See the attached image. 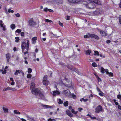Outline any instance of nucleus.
I'll return each mask as SVG.
<instances>
[{"label":"nucleus","mask_w":121,"mask_h":121,"mask_svg":"<svg viewBox=\"0 0 121 121\" xmlns=\"http://www.w3.org/2000/svg\"><path fill=\"white\" fill-rule=\"evenodd\" d=\"M35 83L33 82H32L30 86V89L32 94L36 95L39 92V90L38 88H35Z\"/></svg>","instance_id":"nucleus-1"},{"label":"nucleus","mask_w":121,"mask_h":121,"mask_svg":"<svg viewBox=\"0 0 121 121\" xmlns=\"http://www.w3.org/2000/svg\"><path fill=\"white\" fill-rule=\"evenodd\" d=\"M29 23L30 25L32 27H34L37 24V23L34 21L32 18L30 19L29 21Z\"/></svg>","instance_id":"nucleus-2"},{"label":"nucleus","mask_w":121,"mask_h":121,"mask_svg":"<svg viewBox=\"0 0 121 121\" xmlns=\"http://www.w3.org/2000/svg\"><path fill=\"white\" fill-rule=\"evenodd\" d=\"M89 1V3H87V4L86 5V7L87 8L89 9H93L95 7V4Z\"/></svg>","instance_id":"nucleus-3"},{"label":"nucleus","mask_w":121,"mask_h":121,"mask_svg":"<svg viewBox=\"0 0 121 121\" xmlns=\"http://www.w3.org/2000/svg\"><path fill=\"white\" fill-rule=\"evenodd\" d=\"M63 84L66 87H71L72 85V81L71 80H68L67 82L65 83H64L62 82Z\"/></svg>","instance_id":"nucleus-4"},{"label":"nucleus","mask_w":121,"mask_h":121,"mask_svg":"<svg viewBox=\"0 0 121 121\" xmlns=\"http://www.w3.org/2000/svg\"><path fill=\"white\" fill-rule=\"evenodd\" d=\"M69 3L72 4H77L80 2L81 0H67Z\"/></svg>","instance_id":"nucleus-5"},{"label":"nucleus","mask_w":121,"mask_h":121,"mask_svg":"<svg viewBox=\"0 0 121 121\" xmlns=\"http://www.w3.org/2000/svg\"><path fill=\"white\" fill-rule=\"evenodd\" d=\"M102 109V107L99 105L97 106L95 109V112L98 113L99 112L101 111Z\"/></svg>","instance_id":"nucleus-6"},{"label":"nucleus","mask_w":121,"mask_h":121,"mask_svg":"<svg viewBox=\"0 0 121 121\" xmlns=\"http://www.w3.org/2000/svg\"><path fill=\"white\" fill-rule=\"evenodd\" d=\"M27 46L26 43L24 42L22 43V52H23V51H24V49H25V48L27 47Z\"/></svg>","instance_id":"nucleus-7"},{"label":"nucleus","mask_w":121,"mask_h":121,"mask_svg":"<svg viewBox=\"0 0 121 121\" xmlns=\"http://www.w3.org/2000/svg\"><path fill=\"white\" fill-rule=\"evenodd\" d=\"M101 35L103 36H105L107 35V34L105 31H99Z\"/></svg>","instance_id":"nucleus-8"},{"label":"nucleus","mask_w":121,"mask_h":121,"mask_svg":"<svg viewBox=\"0 0 121 121\" xmlns=\"http://www.w3.org/2000/svg\"><path fill=\"white\" fill-rule=\"evenodd\" d=\"M64 93L66 96H69L70 94V92L69 90H67L64 91Z\"/></svg>","instance_id":"nucleus-9"},{"label":"nucleus","mask_w":121,"mask_h":121,"mask_svg":"<svg viewBox=\"0 0 121 121\" xmlns=\"http://www.w3.org/2000/svg\"><path fill=\"white\" fill-rule=\"evenodd\" d=\"M38 95L39 96V97H38L39 99L40 98L43 99L44 98V96L42 94V93L39 90V92L38 93V94L37 95Z\"/></svg>","instance_id":"nucleus-10"},{"label":"nucleus","mask_w":121,"mask_h":121,"mask_svg":"<svg viewBox=\"0 0 121 121\" xmlns=\"http://www.w3.org/2000/svg\"><path fill=\"white\" fill-rule=\"evenodd\" d=\"M43 85H47L49 84V82L48 80H45V79H44L43 81Z\"/></svg>","instance_id":"nucleus-11"},{"label":"nucleus","mask_w":121,"mask_h":121,"mask_svg":"<svg viewBox=\"0 0 121 121\" xmlns=\"http://www.w3.org/2000/svg\"><path fill=\"white\" fill-rule=\"evenodd\" d=\"M60 94V93L57 91H55L53 92V95L55 96L56 95H59Z\"/></svg>","instance_id":"nucleus-12"},{"label":"nucleus","mask_w":121,"mask_h":121,"mask_svg":"<svg viewBox=\"0 0 121 121\" xmlns=\"http://www.w3.org/2000/svg\"><path fill=\"white\" fill-rule=\"evenodd\" d=\"M66 114L70 117H71L73 116V114L71 113L70 111L69 110H67L66 111Z\"/></svg>","instance_id":"nucleus-13"},{"label":"nucleus","mask_w":121,"mask_h":121,"mask_svg":"<svg viewBox=\"0 0 121 121\" xmlns=\"http://www.w3.org/2000/svg\"><path fill=\"white\" fill-rule=\"evenodd\" d=\"M91 52V50L90 49H88L85 51V54L86 55H89Z\"/></svg>","instance_id":"nucleus-14"},{"label":"nucleus","mask_w":121,"mask_h":121,"mask_svg":"<svg viewBox=\"0 0 121 121\" xmlns=\"http://www.w3.org/2000/svg\"><path fill=\"white\" fill-rule=\"evenodd\" d=\"M10 56V55L9 53H7L6 55V57L7 58V61L8 62H9V61Z\"/></svg>","instance_id":"nucleus-15"},{"label":"nucleus","mask_w":121,"mask_h":121,"mask_svg":"<svg viewBox=\"0 0 121 121\" xmlns=\"http://www.w3.org/2000/svg\"><path fill=\"white\" fill-rule=\"evenodd\" d=\"M89 1L92 3L94 2L95 3L98 4L99 3L98 2V0H88Z\"/></svg>","instance_id":"nucleus-16"},{"label":"nucleus","mask_w":121,"mask_h":121,"mask_svg":"<svg viewBox=\"0 0 121 121\" xmlns=\"http://www.w3.org/2000/svg\"><path fill=\"white\" fill-rule=\"evenodd\" d=\"M37 38L36 37H33L32 38V43L34 44H35L36 42V40L37 39Z\"/></svg>","instance_id":"nucleus-17"},{"label":"nucleus","mask_w":121,"mask_h":121,"mask_svg":"<svg viewBox=\"0 0 121 121\" xmlns=\"http://www.w3.org/2000/svg\"><path fill=\"white\" fill-rule=\"evenodd\" d=\"M7 89L8 90H10L13 91L16 90V89L15 88H12L11 87L8 86L7 87Z\"/></svg>","instance_id":"nucleus-18"},{"label":"nucleus","mask_w":121,"mask_h":121,"mask_svg":"<svg viewBox=\"0 0 121 121\" xmlns=\"http://www.w3.org/2000/svg\"><path fill=\"white\" fill-rule=\"evenodd\" d=\"M2 108L4 113H7L8 112V111L7 108H6L4 107H3Z\"/></svg>","instance_id":"nucleus-19"},{"label":"nucleus","mask_w":121,"mask_h":121,"mask_svg":"<svg viewBox=\"0 0 121 121\" xmlns=\"http://www.w3.org/2000/svg\"><path fill=\"white\" fill-rule=\"evenodd\" d=\"M100 71L102 73H104L105 71V69L102 67H101L100 68Z\"/></svg>","instance_id":"nucleus-20"},{"label":"nucleus","mask_w":121,"mask_h":121,"mask_svg":"<svg viewBox=\"0 0 121 121\" xmlns=\"http://www.w3.org/2000/svg\"><path fill=\"white\" fill-rule=\"evenodd\" d=\"M26 117L30 121H32L33 119V118L32 117H30L29 116H28V115H27Z\"/></svg>","instance_id":"nucleus-21"},{"label":"nucleus","mask_w":121,"mask_h":121,"mask_svg":"<svg viewBox=\"0 0 121 121\" xmlns=\"http://www.w3.org/2000/svg\"><path fill=\"white\" fill-rule=\"evenodd\" d=\"M71 69L72 70H73L76 72L77 73L78 72V71L77 69L75 68L74 67H73Z\"/></svg>","instance_id":"nucleus-22"},{"label":"nucleus","mask_w":121,"mask_h":121,"mask_svg":"<svg viewBox=\"0 0 121 121\" xmlns=\"http://www.w3.org/2000/svg\"><path fill=\"white\" fill-rule=\"evenodd\" d=\"M15 24H12L11 25V29L13 30L15 29Z\"/></svg>","instance_id":"nucleus-23"},{"label":"nucleus","mask_w":121,"mask_h":121,"mask_svg":"<svg viewBox=\"0 0 121 121\" xmlns=\"http://www.w3.org/2000/svg\"><path fill=\"white\" fill-rule=\"evenodd\" d=\"M41 105L43 107L46 108H50L51 107V106L48 105H44L43 104Z\"/></svg>","instance_id":"nucleus-24"},{"label":"nucleus","mask_w":121,"mask_h":121,"mask_svg":"<svg viewBox=\"0 0 121 121\" xmlns=\"http://www.w3.org/2000/svg\"><path fill=\"white\" fill-rule=\"evenodd\" d=\"M95 13H96L97 14H99L100 13V11L99 9H97L96 10L95 12Z\"/></svg>","instance_id":"nucleus-25"},{"label":"nucleus","mask_w":121,"mask_h":121,"mask_svg":"<svg viewBox=\"0 0 121 121\" xmlns=\"http://www.w3.org/2000/svg\"><path fill=\"white\" fill-rule=\"evenodd\" d=\"M14 113L16 114H19L20 113V112L16 110H14Z\"/></svg>","instance_id":"nucleus-26"},{"label":"nucleus","mask_w":121,"mask_h":121,"mask_svg":"<svg viewBox=\"0 0 121 121\" xmlns=\"http://www.w3.org/2000/svg\"><path fill=\"white\" fill-rule=\"evenodd\" d=\"M94 55H97L99 56V52L98 51H94Z\"/></svg>","instance_id":"nucleus-27"},{"label":"nucleus","mask_w":121,"mask_h":121,"mask_svg":"<svg viewBox=\"0 0 121 121\" xmlns=\"http://www.w3.org/2000/svg\"><path fill=\"white\" fill-rule=\"evenodd\" d=\"M45 21L46 22H52V21L50 20H49L48 19H45Z\"/></svg>","instance_id":"nucleus-28"},{"label":"nucleus","mask_w":121,"mask_h":121,"mask_svg":"<svg viewBox=\"0 0 121 121\" xmlns=\"http://www.w3.org/2000/svg\"><path fill=\"white\" fill-rule=\"evenodd\" d=\"M94 38L95 39H97V40L99 39V37L98 36L95 34Z\"/></svg>","instance_id":"nucleus-29"},{"label":"nucleus","mask_w":121,"mask_h":121,"mask_svg":"<svg viewBox=\"0 0 121 121\" xmlns=\"http://www.w3.org/2000/svg\"><path fill=\"white\" fill-rule=\"evenodd\" d=\"M68 101H66L64 103V105L65 107L67 106L68 105Z\"/></svg>","instance_id":"nucleus-30"},{"label":"nucleus","mask_w":121,"mask_h":121,"mask_svg":"<svg viewBox=\"0 0 121 121\" xmlns=\"http://www.w3.org/2000/svg\"><path fill=\"white\" fill-rule=\"evenodd\" d=\"M29 40H27V48H26V49L27 50V51L28 50V48L29 47Z\"/></svg>","instance_id":"nucleus-31"},{"label":"nucleus","mask_w":121,"mask_h":121,"mask_svg":"<svg viewBox=\"0 0 121 121\" xmlns=\"http://www.w3.org/2000/svg\"><path fill=\"white\" fill-rule=\"evenodd\" d=\"M95 34H89V37L94 38Z\"/></svg>","instance_id":"nucleus-32"},{"label":"nucleus","mask_w":121,"mask_h":121,"mask_svg":"<svg viewBox=\"0 0 121 121\" xmlns=\"http://www.w3.org/2000/svg\"><path fill=\"white\" fill-rule=\"evenodd\" d=\"M58 103L59 104H62L63 103V101L62 100L60 99H59Z\"/></svg>","instance_id":"nucleus-33"},{"label":"nucleus","mask_w":121,"mask_h":121,"mask_svg":"<svg viewBox=\"0 0 121 121\" xmlns=\"http://www.w3.org/2000/svg\"><path fill=\"white\" fill-rule=\"evenodd\" d=\"M16 40H15V42H18V41L19 39V37H16L15 38Z\"/></svg>","instance_id":"nucleus-34"},{"label":"nucleus","mask_w":121,"mask_h":121,"mask_svg":"<svg viewBox=\"0 0 121 121\" xmlns=\"http://www.w3.org/2000/svg\"><path fill=\"white\" fill-rule=\"evenodd\" d=\"M92 65L93 67H95L97 66V64L95 62L93 63L92 64Z\"/></svg>","instance_id":"nucleus-35"},{"label":"nucleus","mask_w":121,"mask_h":121,"mask_svg":"<svg viewBox=\"0 0 121 121\" xmlns=\"http://www.w3.org/2000/svg\"><path fill=\"white\" fill-rule=\"evenodd\" d=\"M108 74L109 76L112 77L113 76V73L111 72H109Z\"/></svg>","instance_id":"nucleus-36"},{"label":"nucleus","mask_w":121,"mask_h":121,"mask_svg":"<svg viewBox=\"0 0 121 121\" xmlns=\"http://www.w3.org/2000/svg\"><path fill=\"white\" fill-rule=\"evenodd\" d=\"M8 11V12L9 13L11 12V13H13L14 12V11H13V10H11V9H9Z\"/></svg>","instance_id":"nucleus-37"},{"label":"nucleus","mask_w":121,"mask_h":121,"mask_svg":"<svg viewBox=\"0 0 121 121\" xmlns=\"http://www.w3.org/2000/svg\"><path fill=\"white\" fill-rule=\"evenodd\" d=\"M32 71V70L30 68H29L28 69V72L29 73H31Z\"/></svg>","instance_id":"nucleus-38"},{"label":"nucleus","mask_w":121,"mask_h":121,"mask_svg":"<svg viewBox=\"0 0 121 121\" xmlns=\"http://www.w3.org/2000/svg\"><path fill=\"white\" fill-rule=\"evenodd\" d=\"M84 37L85 38H89V34H88L87 35H84Z\"/></svg>","instance_id":"nucleus-39"},{"label":"nucleus","mask_w":121,"mask_h":121,"mask_svg":"<svg viewBox=\"0 0 121 121\" xmlns=\"http://www.w3.org/2000/svg\"><path fill=\"white\" fill-rule=\"evenodd\" d=\"M16 32H17L18 33H19L21 32V30L20 29H17L16 30V31H15Z\"/></svg>","instance_id":"nucleus-40"},{"label":"nucleus","mask_w":121,"mask_h":121,"mask_svg":"<svg viewBox=\"0 0 121 121\" xmlns=\"http://www.w3.org/2000/svg\"><path fill=\"white\" fill-rule=\"evenodd\" d=\"M31 75L30 74H28L27 75V77L28 78H30L31 77Z\"/></svg>","instance_id":"nucleus-41"},{"label":"nucleus","mask_w":121,"mask_h":121,"mask_svg":"<svg viewBox=\"0 0 121 121\" xmlns=\"http://www.w3.org/2000/svg\"><path fill=\"white\" fill-rule=\"evenodd\" d=\"M99 95L101 96H103V93L101 91L100 92H99Z\"/></svg>","instance_id":"nucleus-42"},{"label":"nucleus","mask_w":121,"mask_h":121,"mask_svg":"<svg viewBox=\"0 0 121 121\" xmlns=\"http://www.w3.org/2000/svg\"><path fill=\"white\" fill-rule=\"evenodd\" d=\"M117 97L119 99H121V95H118L117 96Z\"/></svg>","instance_id":"nucleus-43"},{"label":"nucleus","mask_w":121,"mask_h":121,"mask_svg":"<svg viewBox=\"0 0 121 121\" xmlns=\"http://www.w3.org/2000/svg\"><path fill=\"white\" fill-rule=\"evenodd\" d=\"M59 24L62 26H63V23H61V22L60 21L59 22Z\"/></svg>","instance_id":"nucleus-44"},{"label":"nucleus","mask_w":121,"mask_h":121,"mask_svg":"<svg viewBox=\"0 0 121 121\" xmlns=\"http://www.w3.org/2000/svg\"><path fill=\"white\" fill-rule=\"evenodd\" d=\"M48 121H55V119H52L51 118H49L48 120Z\"/></svg>","instance_id":"nucleus-45"},{"label":"nucleus","mask_w":121,"mask_h":121,"mask_svg":"<svg viewBox=\"0 0 121 121\" xmlns=\"http://www.w3.org/2000/svg\"><path fill=\"white\" fill-rule=\"evenodd\" d=\"M89 116L92 119H96V118L95 117H92L90 115H89Z\"/></svg>","instance_id":"nucleus-46"},{"label":"nucleus","mask_w":121,"mask_h":121,"mask_svg":"<svg viewBox=\"0 0 121 121\" xmlns=\"http://www.w3.org/2000/svg\"><path fill=\"white\" fill-rule=\"evenodd\" d=\"M17 72L19 73H22V70H17Z\"/></svg>","instance_id":"nucleus-47"},{"label":"nucleus","mask_w":121,"mask_h":121,"mask_svg":"<svg viewBox=\"0 0 121 121\" xmlns=\"http://www.w3.org/2000/svg\"><path fill=\"white\" fill-rule=\"evenodd\" d=\"M105 72L106 73V74H108V73H109V72L108 71V70L107 69H106L105 70Z\"/></svg>","instance_id":"nucleus-48"},{"label":"nucleus","mask_w":121,"mask_h":121,"mask_svg":"<svg viewBox=\"0 0 121 121\" xmlns=\"http://www.w3.org/2000/svg\"><path fill=\"white\" fill-rule=\"evenodd\" d=\"M15 15L17 17H20V15L18 13L16 14H15Z\"/></svg>","instance_id":"nucleus-49"},{"label":"nucleus","mask_w":121,"mask_h":121,"mask_svg":"<svg viewBox=\"0 0 121 121\" xmlns=\"http://www.w3.org/2000/svg\"><path fill=\"white\" fill-rule=\"evenodd\" d=\"M110 41L109 40H107L106 41V43H110Z\"/></svg>","instance_id":"nucleus-50"},{"label":"nucleus","mask_w":121,"mask_h":121,"mask_svg":"<svg viewBox=\"0 0 121 121\" xmlns=\"http://www.w3.org/2000/svg\"><path fill=\"white\" fill-rule=\"evenodd\" d=\"M72 96L73 98V99H75L76 98V96L75 95H74V94H73L72 95Z\"/></svg>","instance_id":"nucleus-51"},{"label":"nucleus","mask_w":121,"mask_h":121,"mask_svg":"<svg viewBox=\"0 0 121 121\" xmlns=\"http://www.w3.org/2000/svg\"><path fill=\"white\" fill-rule=\"evenodd\" d=\"M97 90V91L99 92H100V91H101L100 90L99 88L98 87H97L96 88Z\"/></svg>","instance_id":"nucleus-52"},{"label":"nucleus","mask_w":121,"mask_h":121,"mask_svg":"<svg viewBox=\"0 0 121 121\" xmlns=\"http://www.w3.org/2000/svg\"><path fill=\"white\" fill-rule=\"evenodd\" d=\"M70 17V16H67V18L66 19L67 20H69V18Z\"/></svg>","instance_id":"nucleus-53"},{"label":"nucleus","mask_w":121,"mask_h":121,"mask_svg":"<svg viewBox=\"0 0 121 121\" xmlns=\"http://www.w3.org/2000/svg\"><path fill=\"white\" fill-rule=\"evenodd\" d=\"M21 35L22 36H24V34L23 32H22L21 33Z\"/></svg>","instance_id":"nucleus-54"},{"label":"nucleus","mask_w":121,"mask_h":121,"mask_svg":"<svg viewBox=\"0 0 121 121\" xmlns=\"http://www.w3.org/2000/svg\"><path fill=\"white\" fill-rule=\"evenodd\" d=\"M18 73L17 70H16V72L14 73V75H18Z\"/></svg>","instance_id":"nucleus-55"},{"label":"nucleus","mask_w":121,"mask_h":121,"mask_svg":"<svg viewBox=\"0 0 121 121\" xmlns=\"http://www.w3.org/2000/svg\"><path fill=\"white\" fill-rule=\"evenodd\" d=\"M48 10V9L47 8H46L44 9V11L45 12H46Z\"/></svg>","instance_id":"nucleus-56"},{"label":"nucleus","mask_w":121,"mask_h":121,"mask_svg":"<svg viewBox=\"0 0 121 121\" xmlns=\"http://www.w3.org/2000/svg\"><path fill=\"white\" fill-rule=\"evenodd\" d=\"M83 101L84 102H86L88 101V99H84L83 98Z\"/></svg>","instance_id":"nucleus-57"},{"label":"nucleus","mask_w":121,"mask_h":121,"mask_svg":"<svg viewBox=\"0 0 121 121\" xmlns=\"http://www.w3.org/2000/svg\"><path fill=\"white\" fill-rule=\"evenodd\" d=\"M78 109L79 111L80 112L82 110V108H78Z\"/></svg>","instance_id":"nucleus-58"},{"label":"nucleus","mask_w":121,"mask_h":121,"mask_svg":"<svg viewBox=\"0 0 121 121\" xmlns=\"http://www.w3.org/2000/svg\"><path fill=\"white\" fill-rule=\"evenodd\" d=\"M74 114H75V111L73 109H72L71 111Z\"/></svg>","instance_id":"nucleus-59"},{"label":"nucleus","mask_w":121,"mask_h":121,"mask_svg":"<svg viewBox=\"0 0 121 121\" xmlns=\"http://www.w3.org/2000/svg\"><path fill=\"white\" fill-rule=\"evenodd\" d=\"M48 11H49V12H53V10H52L51 9H48Z\"/></svg>","instance_id":"nucleus-60"},{"label":"nucleus","mask_w":121,"mask_h":121,"mask_svg":"<svg viewBox=\"0 0 121 121\" xmlns=\"http://www.w3.org/2000/svg\"><path fill=\"white\" fill-rule=\"evenodd\" d=\"M6 73V71L5 70L2 72V73L3 74H5Z\"/></svg>","instance_id":"nucleus-61"},{"label":"nucleus","mask_w":121,"mask_h":121,"mask_svg":"<svg viewBox=\"0 0 121 121\" xmlns=\"http://www.w3.org/2000/svg\"><path fill=\"white\" fill-rule=\"evenodd\" d=\"M118 108L120 109L121 110V106L120 105H118Z\"/></svg>","instance_id":"nucleus-62"},{"label":"nucleus","mask_w":121,"mask_h":121,"mask_svg":"<svg viewBox=\"0 0 121 121\" xmlns=\"http://www.w3.org/2000/svg\"><path fill=\"white\" fill-rule=\"evenodd\" d=\"M22 121H26V120L22 118L21 119Z\"/></svg>","instance_id":"nucleus-63"},{"label":"nucleus","mask_w":121,"mask_h":121,"mask_svg":"<svg viewBox=\"0 0 121 121\" xmlns=\"http://www.w3.org/2000/svg\"><path fill=\"white\" fill-rule=\"evenodd\" d=\"M119 22L121 24V17H119Z\"/></svg>","instance_id":"nucleus-64"}]
</instances>
